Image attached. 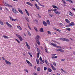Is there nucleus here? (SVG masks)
Returning a JSON list of instances; mask_svg holds the SVG:
<instances>
[{"instance_id":"50","label":"nucleus","mask_w":75,"mask_h":75,"mask_svg":"<svg viewBox=\"0 0 75 75\" xmlns=\"http://www.w3.org/2000/svg\"><path fill=\"white\" fill-rule=\"evenodd\" d=\"M62 1L64 4H66V2H65V1L64 0H62Z\"/></svg>"},{"instance_id":"63","label":"nucleus","mask_w":75,"mask_h":75,"mask_svg":"<svg viewBox=\"0 0 75 75\" xmlns=\"http://www.w3.org/2000/svg\"><path fill=\"white\" fill-rule=\"evenodd\" d=\"M33 75H37V73H33Z\"/></svg>"},{"instance_id":"20","label":"nucleus","mask_w":75,"mask_h":75,"mask_svg":"<svg viewBox=\"0 0 75 75\" xmlns=\"http://www.w3.org/2000/svg\"><path fill=\"white\" fill-rule=\"evenodd\" d=\"M48 69L49 72H51L52 71V70L51 69L49 68H48Z\"/></svg>"},{"instance_id":"19","label":"nucleus","mask_w":75,"mask_h":75,"mask_svg":"<svg viewBox=\"0 0 75 75\" xmlns=\"http://www.w3.org/2000/svg\"><path fill=\"white\" fill-rule=\"evenodd\" d=\"M55 13L57 14H60V13L58 11H57L56 12H54Z\"/></svg>"},{"instance_id":"3","label":"nucleus","mask_w":75,"mask_h":75,"mask_svg":"<svg viewBox=\"0 0 75 75\" xmlns=\"http://www.w3.org/2000/svg\"><path fill=\"white\" fill-rule=\"evenodd\" d=\"M12 11L13 13H14L15 14H17L18 13L17 11H16V10L14 8H13L12 9Z\"/></svg>"},{"instance_id":"53","label":"nucleus","mask_w":75,"mask_h":75,"mask_svg":"<svg viewBox=\"0 0 75 75\" xmlns=\"http://www.w3.org/2000/svg\"><path fill=\"white\" fill-rule=\"evenodd\" d=\"M26 61L28 63V64H29L30 62H29V61L27 60H26Z\"/></svg>"},{"instance_id":"13","label":"nucleus","mask_w":75,"mask_h":75,"mask_svg":"<svg viewBox=\"0 0 75 75\" xmlns=\"http://www.w3.org/2000/svg\"><path fill=\"white\" fill-rule=\"evenodd\" d=\"M46 22L48 25H50V21H49V20H47L46 21Z\"/></svg>"},{"instance_id":"37","label":"nucleus","mask_w":75,"mask_h":75,"mask_svg":"<svg viewBox=\"0 0 75 75\" xmlns=\"http://www.w3.org/2000/svg\"><path fill=\"white\" fill-rule=\"evenodd\" d=\"M52 45H53V46L54 47H56V46H57V45L55 44L54 43H53Z\"/></svg>"},{"instance_id":"28","label":"nucleus","mask_w":75,"mask_h":75,"mask_svg":"<svg viewBox=\"0 0 75 75\" xmlns=\"http://www.w3.org/2000/svg\"><path fill=\"white\" fill-rule=\"evenodd\" d=\"M37 58H39V57H40V54H39V53H38L37 54Z\"/></svg>"},{"instance_id":"6","label":"nucleus","mask_w":75,"mask_h":75,"mask_svg":"<svg viewBox=\"0 0 75 75\" xmlns=\"http://www.w3.org/2000/svg\"><path fill=\"white\" fill-rule=\"evenodd\" d=\"M74 25L75 24H74V22H72L70 23L69 24V26H72L73 25Z\"/></svg>"},{"instance_id":"48","label":"nucleus","mask_w":75,"mask_h":75,"mask_svg":"<svg viewBox=\"0 0 75 75\" xmlns=\"http://www.w3.org/2000/svg\"><path fill=\"white\" fill-rule=\"evenodd\" d=\"M47 67H44V70L45 71H46V70H47Z\"/></svg>"},{"instance_id":"35","label":"nucleus","mask_w":75,"mask_h":75,"mask_svg":"<svg viewBox=\"0 0 75 75\" xmlns=\"http://www.w3.org/2000/svg\"><path fill=\"white\" fill-rule=\"evenodd\" d=\"M7 6H8V7H13V6L10 5L8 4V5Z\"/></svg>"},{"instance_id":"64","label":"nucleus","mask_w":75,"mask_h":75,"mask_svg":"<svg viewBox=\"0 0 75 75\" xmlns=\"http://www.w3.org/2000/svg\"><path fill=\"white\" fill-rule=\"evenodd\" d=\"M5 6H7L8 5V4L7 3H5L4 4Z\"/></svg>"},{"instance_id":"34","label":"nucleus","mask_w":75,"mask_h":75,"mask_svg":"<svg viewBox=\"0 0 75 75\" xmlns=\"http://www.w3.org/2000/svg\"><path fill=\"white\" fill-rule=\"evenodd\" d=\"M47 33L48 34H50V35H51V33L49 31H47Z\"/></svg>"},{"instance_id":"38","label":"nucleus","mask_w":75,"mask_h":75,"mask_svg":"<svg viewBox=\"0 0 75 75\" xmlns=\"http://www.w3.org/2000/svg\"><path fill=\"white\" fill-rule=\"evenodd\" d=\"M44 60H42L40 62V63L41 64H44Z\"/></svg>"},{"instance_id":"26","label":"nucleus","mask_w":75,"mask_h":75,"mask_svg":"<svg viewBox=\"0 0 75 75\" xmlns=\"http://www.w3.org/2000/svg\"><path fill=\"white\" fill-rule=\"evenodd\" d=\"M28 33L29 35H30V36H31V33H30V31H28Z\"/></svg>"},{"instance_id":"62","label":"nucleus","mask_w":75,"mask_h":75,"mask_svg":"<svg viewBox=\"0 0 75 75\" xmlns=\"http://www.w3.org/2000/svg\"><path fill=\"white\" fill-rule=\"evenodd\" d=\"M61 61H65V59H61Z\"/></svg>"},{"instance_id":"10","label":"nucleus","mask_w":75,"mask_h":75,"mask_svg":"<svg viewBox=\"0 0 75 75\" xmlns=\"http://www.w3.org/2000/svg\"><path fill=\"white\" fill-rule=\"evenodd\" d=\"M25 11L28 16H30V14H29V13H28V12L27 11V9H25Z\"/></svg>"},{"instance_id":"29","label":"nucleus","mask_w":75,"mask_h":75,"mask_svg":"<svg viewBox=\"0 0 75 75\" xmlns=\"http://www.w3.org/2000/svg\"><path fill=\"white\" fill-rule=\"evenodd\" d=\"M45 62L46 63V64L47 65H48V61H47V60H46V59H45Z\"/></svg>"},{"instance_id":"44","label":"nucleus","mask_w":75,"mask_h":75,"mask_svg":"<svg viewBox=\"0 0 75 75\" xmlns=\"http://www.w3.org/2000/svg\"><path fill=\"white\" fill-rule=\"evenodd\" d=\"M64 38H60V40H62V41H64Z\"/></svg>"},{"instance_id":"14","label":"nucleus","mask_w":75,"mask_h":75,"mask_svg":"<svg viewBox=\"0 0 75 75\" xmlns=\"http://www.w3.org/2000/svg\"><path fill=\"white\" fill-rule=\"evenodd\" d=\"M40 32H44V30L43 29V28H41L40 30Z\"/></svg>"},{"instance_id":"57","label":"nucleus","mask_w":75,"mask_h":75,"mask_svg":"<svg viewBox=\"0 0 75 75\" xmlns=\"http://www.w3.org/2000/svg\"><path fill=\"white\" fill-rule=\"evenodd\" d=\"M39 59L40 61H41L42 60V58H41V57H40Z\"/></svg>"},{"instance_id":"46","label":"nucleus","mask_w":75,"mask_h":75,"mask_svg":"<svg viewBox=\"0 0 75 75\" xmlns=\"http://www.w3.org/2000/svg\"><path fill=\"white\" fill-rule=\"evenodd\" d=\"M49 16L51 17H52V16H53V15H51V14H49Z\"/></svg>"},{"instance_id":"22","label":"nucleus","mask_w":75,"mask_h":75,"mask_svg":"<svg viewBox=\"0 0 75 75\" xmlns=\"http://www.w3.org/2000/svg\"><path fill=\"white\" fill-rule=\"evenodd\" d=\"M59 51H60V52H64V50L61 49H60Z\"/></svg>"},{"instance_id":"24","label":"nucleus","mask_w":75,"mask_h":75,"mask_svg":"<svg viewBox=\"0 0 75 75\" xmlns=\"http://www.w3.org/2000/svg\"><path fill=\"white\" fill-rule=\"evenodd\" d=\"M58 58V57L57 56H53L52 57V58L53 59H54V58Z\"/></svg>"},{"instance_id":"39","label":"nucleus","mask_w":75,"mask_h":75,"mask_svg":"<svg viewBox=\"0 0 75 75\" xmlns=\"http://www.w3.org/2000/svg\"><path fill=\"white\" fill-rule=\"evenodd\" d=\"M37 51L38 52H40V49L38 48H36Z\"/></svg>"},{"instance_id":"18","label":"nucleus","mask_w":75,"mask_h":75,"mask_svg":"<svg viewBox=\"0 0 75 75\" xmlns=\"http://www.w3.org/2000/svg\"><path fill=\"white\" fill-rule=\"evenodd\" d=\"M69 15H70V16H74V15H73V14H72V13H71V12L70 11L69 12Z\"/></svg>"},{"instance_id":"21","label":"nucleus","mask_w":75,"mask_h":75,"mask_svg":"<svg viewBox=\"0 0 75 75\" xmlns=\"http://www.w3.org/2000/svg\"><path fill=\"white\" fill-rule=\"evenodd\" d=\"M34 28L35 29V31L36 32H38V30H37V28L35 27H34Z\"/></svg>"},{"instance_id":"17","label":"nucleus","mask_w":75,"mask_h":75,"mask_svg":"<svg viewBox=\"0 0 75 75\" xmlns=\"http://www.w3.org/2000/svg\"><path fill=\"white\" fill-rule=\"evenodd\" d=\"M35 7H36L37 8L38 10H40V8L38 7V6H37V5L36 4H35Z\"/></svg>"},{"instance_id":"16","label":"nucleus","mask_w":75,"mask_h":75,"mask_svg":"<svg viewBox=\"0 0 75 75\" xmlns=\"http://www.w3.org/2000/svg\"><path fill=\"white\" fill-rule=\"evenodd\" d=\"M36 62L37 64L38 65L40 64V63H39V60H38V59H36Z\"/></svg>"},{"instance_id":"12","label":"nucleus","mask_w":75,"mask_h":75,"mask_svg":"<svg viewBox=\"0 0 75 75\" xmlns=\"http://www.w3.org/2000/svg\"><path fill=\"white\" fill-rule=\"evenodd\" d=\"M65 21L67 23H70V21H69L68 19H66L65 20Z\"/></svg>"},{"instance_id":"43","label":"nucleus","mask_w":75,"mask_h":75,"mask_svg":"<svg viewBox=\"0 0 75 75\" xmlns=\"http://www.w3.org/2000/svg\"><path fill=\"white\" fill-rule=\"evenodd\" d=\"M25 44H26L27 47L29 45L28 44V43H27V42H25Z\"/></svg>"},{"instance_id":"55","label":"nucleus","mask_w":75,"mask_h":75,"mask_svg":"<svg viewBox=\"0 0 75 75\" xmlns=\"http://www.w3.org/2000/svg\"><path fill=\"white\" fill-rule=\"evenodd\" d=\"M29 65H30V66H31L32 64L30 62H29V64H28Z\"/></svg>"},{"instance_id":"36","label":"nucleus","mask_w":75,"mask_h":75,"mask_svg":"<svg viewBox=\"0 0 75 75\" xmlns=\"http://www.w3.org/2000/svg\"><path fill=\"white\" fill-rule=\"evenodd\" d=\"M40 67H38L37 68V71H40Z\"/></svg>"},{"instance_id":"58","label":"nucleus","mask_w":75,"mask_h":75,"mask_svg":"<svg viewBox=\"0 0 75 75\" xmlns=\"http://www.w3.org/2000/svg\"><path fill=\"white\" fill-rule=\"evenodd\" d=\"M28 27L29 28V29L30 30H31V28H30V26H29V25H28Z\"/></svg>"},{"instance_id":"45","label":"nucleus","mask_w":75,"mask_h":75,"mask_svg":"<svg viewBox=\"0 0 75 75\" xmlns=\"http://www.w3.org/2000/svg\"><path fill=\"white\" fill-rule=\"evenodd\" d=\"M27 48H28V49H29V50H30V45H28V46H27Z\"/></svg>"},{"instance_id":"30","label":"nucleus","mask_w":75,"mask_h":75,"mask_svg":"<svg viewBox=\"0 0 75 75\" xmlns=\"http://www.w3.org/2000/svg\"><path fill=\"white\" fill-rule=\"evenodd\" d=\"M66 30H68L69 31H71V28H66Z\"/></svg>"},{"instance_id":"42","label":"nucleus","mask_w":75,"mask_h":75,"mask_svg":"<svg viewBox=\"0 0 75 75\" xmlns=\"http://www.w3.org/2000/svg\"><path fill=\"white\" fill-rule=\"evenodd\" d=\"M50 65L51 66V67L52 68V67H54V66L52 64H50Z\"/></svg>"},{"instance_id":"25","label":"nucleus","mask_w":75,"mask_h":75,"mask_svg":"<svg viewBox=\"0 0 75 75\" xmlns=\"http://www.w3.org/2000/svg\"><path fill=\"white\" fill-rule=\"evenodd\" d=\"M26 20L28 21V22H29V19L28 18H27L26 17L25 18Z\"/></svg>"},{"instance_id":"27","label":"nucleus","mask_w":75,"mask_h":75,"mask_svg":"<svg viewBox=\"0 0 75 75\" xmlns=\"http://www.w3.org/2000/svg\"><path fill=\"white\" fill-rule=\"evenodd\" d=\"M53 64L54 65L55 67L57 66V64H56V63H55V62H53Z\"/></svg>"},{"instance_id":"2","label":"nucleus","mask_w":75,"mask_h":75,"mask_svg":"<svg viewBox=\"0 0 75 75\" xmlns=\"http://www.w3.org/2000/svg\"><path fill=\"white\" fill-rule=\"evenodd\" d=\"M16 37H17L18 38L19 40H20V41H23V38H22L21 36L18 34H16Z\"/></svg>"},{"instance_id":"31","label":"nucleus","mask_w":75,"mask_h":75,"mask_svg":"<svg viewBox=\"0 0 75 75\" xmlns=\"http://www.w3.org/2000/svg\"><path fill=\"white\" fill-rule=\"evenodd\" d=\"M52 6L54 8H57V7L55 5H52Z\"/></svg>"},{"instance_id":"1","label":"nucleus","mask_w":75,"mask_h":75,"mask_svg":"<svg viewBox=\"0 0 75 75\" xmlns=\"http://www.w3.org/2000/svg\"><path fill=\"white\" fill-rule=\"evenodd\" d=\"M40 36L38 35H37L36 36V38H35V39L36 40V42L38 44V45H40V41H39V38H40Z\"/></svg>"},{"instance_id":"59","label":"nucleus","mask_w":75,"mask_h":75,"mask_svg":"<svg viewBox=\"0 0 75 75\" xmlns=\"http://www.w3.org/2000/svg\"><path fill=\"white\" fill-rule=\"evenodd\" d=\"M52 11V9L49 10H48V12H51V11Z\"/></svg>"},{"instance_id":"11","label":"nucleus","mask_w":75,"mask_h":75,"mask_svg":"<svg viewBox=\"0 0 75 75\" xmlns=\"http://www.w3.org/2000/svg\"><path fill=\"white\" fill-rule=\"evenodd\" d=\"M17 28H18L19 29V30H21L22 31V30H23V29H22V28H21V27H20V26H17Z\"/></svg>"},{"instance_id":"7","label":"nucleus","mask_w":75,"mask_h":75,"mask_svg":"<svg viewBox=\"0 0 75 75\" xmlns=\"http://www.w3.org/2000/svg\"><path fill=\"white\" fill-rule=\"evenodd\" d=\"M43 24L45 26H47V23L44 21H43Z\"/></svg>"},{"instance_id":"23","label":"nucleus","mask_w":75,"mask_h":75,"mask_svg":"<svg viewBox=\"0 0 75 75\" xmlns=\"http://www.w3.org/2000/svg\"><path fill=\"white\" fill-rule=\"evenodd\" d=\"M54 30H56V31H59V32H61V30H59L58 29H57L56 28H54Z\"/></svg>"},{"instance_id":"9","label":"nucleus","mask_w":75,"mask_h":75,"mask_svg":"<svg viewBox=\"0 0 75 75\" xmlns=\"http://www.w3.org/2000/svg\"><path fill=\"white\" fill-rule=\"evenodd\" d=\"M26 4H28V5H29V6H33V5L31 3H30V2H27Z\"/></svg>"},{"instance_id":"32","label":"nucleus","mask_w":75,"mask_h":75,"mask_svg":"<svg viewBox=\"0 0 75 75\" xmlns=\"http://www.w3.org/2000/svg\"><path fill=\"white\" fill-rule=\"evenodd\" d=\"M0 24H1V25H4V23H3V22L0 21Z\"/></svg>"},{"instance_id":"61","label":"nucleus","mask_w":75,"mask_h":75,"mask_svg":"<svg viewBox=\"0 0 75 75\" xmlns=\"http://www.w3.org/2000/svg\"><path fill=\"white\" fill-rule=\"evenodd\" d=\"M55 50H57V51H59V50H60V49H56Z\"/></svg>"},{"instance_id":"54","label":"nucleus","mask_w":75,"mask_h":75,"mask_svg":"<svg viewBox=\"0 0 75 75\" xmlns=\"http://www.w3.org/2000/svg\"><path fill=\"white\" fill-rule=\"evenodd\" d=\"M61 70L62 71H63V72H65V71L62 69H61Z\"/></svg>"},{"instance_id":"8","label":"nucleus","mask_w":75,"mask_h":75,"mask_svg":"<svg viewBox=\"0 0 75 75\" xmlns=\"http://www.w3.org/2000/svg\"><path fill=\"white\" fill-rule=\"evenodd\" d=\"M18 11L21 13V14H23V11H22V10L20 8H18Z\"/></svg>"},{"instance_id":"15","label":"nucleus","mask_w":75,"mask_h":75,"mask_svg":"<svg viewBox=\"0 0 75 75\" xmlns=\"http://www.w3.org/2000/svg\"><path fill=\"white\" fill-rule=\"evenodd\" d=\"M64 41H67V42H69V39L64 38Z\"/></svg>"},{"instance_id":"40","label":"nucleus","mask_w":75,"mask_h":75,"mask_svg":"<svg viewBox=\"0 0 75 75\" xmlns=\"http://www.w3.org/2000/svg\"><path fill=\"white\" fill-rule=\"evenodd\" d=\"M52 68L53 70H54V71H55V70H56V69L54 68V67H52Z\"/></svg>"},{"instance_id":"56","label":"nucleus","mask_w":75,"mask_h":75,"mask_svg":"<svg viewBox=\"0 0 75 75\" xmlns=\"http://www.w3.org/2000/svg\"><path fill=\"white\" fill-rule=\"evenodd\" d=\"M9 18H10V19L12 21V19H13V18L11 17L10 16H9Z\"/></svg>"},{"instance_id":"41","label":"nucleus","mask_w":75,"mask_h":75,"mask_svg":"<svg viewBox=\"0 0 75 75\" xmlns=\"http://www.w3.org/2000/svg\"><path fill=\"white\" fill-rule=\"evenodd\" d=\"M28 54H29V55H30V56L31 57H33V56H32V55H31V53H30V52H28Z\"/></svg>"},{"instance_id":"4","label":"nucleus","mask_w":75,"mask_h":75,"mask_svg":"<svg viewBox=\"0 0 75 75\" xmlns=\"http://www.w3.org/2000/svg\"><path fill=\"white\" fill-rule=\"evenodd\" d=\"M6 24L7 25H8V27H10V28H12V26L9 24L7 22H6Z\"/></svg>"},{"instance_id":"33","label":"nucleus","mask_w":75,"mask_h":75,"mask_svg":"<svg viewBox=\"0 0 75 75\" xmlns=\"http://www.w3.org/2000/svg\"><path fill=\"white\" fill-rule=\"evenodd\" d=\"M4 38H7V39L8 38V37L5 35L4 36Z\"/></svg>"},{"instance_id":"47","label":"nucleus","mask_w":75,"mask_h":75,"mask_svg":"<svg viewBox=\"0 0 75 75\" xmlns=\"http://www.w3.org/2000/svg\"><path fill=\"white\" fill-rule=\"evenodd\" d=\"M24 71H25L26 72H27V73H28V71L27 69H24Z\"/></svg>"},{"instance_id":"5","label":"nucleus","mask_w":75,"mask_h":75,"mask_svg":"<svg viewBox=\"0 0 75 75\" xmlns=\"http://www.w3.org/2000/svg\"><path fill=\"white\" fill-rule=\"evenodd\" d=\"M5 61L6 64H8V65H11V63L9 62L8 61H7L6 60H5Z\"/></svg>"},{"instance_id":"49","label":"nucleus","mask_w":75,"mask_h":75,"mask_svg":"<svg viewBox=\"0 0 75 75\" xmlns=\"http://www.w3.org/2000/svg\"><path fill=\"white\" fill-rule=\"evenodd\" d=\"M17 20V19H12V20L11 21H16Z\"/></svg>"},{"instance_id":"52","label":"nucleus","mask_w":75,"mask_h":75,"mask_svg":"<svg viewBox=\"0 0 75 75\" xmlns=\"http://www.w3.org/2000/svg\"><path fill=\"white\" fill-rule=\"evenodd\" d=\"M52 56H55L56 55V54H51Z\"/></svg>"},{"instance_id":"51","label":"nucleus","mask_w":75,"mask_h":75,"mask_svg":"<svg viewBox=\"0 0 75 75\" xmlns=\"http://www.w3.org/2000/svg\"><path fill=\"white\" fill-rule=\"evenodd\" d=\"M59 25H61V26H63V24H62V23H59Z\"/></svg>"},{"instance_id":"60","label":"nucleus","mask_w":75,"mask_h":75,"mask_svg":"<svg viewBox=\"0 0 75 75\" xmlns=\"http://www.w3.org/2000/svg\"><path fill=\"white\" fill-rule=\"evenodd\" d=\"M5 10H7V11H8L9 10L8 9H7V8H5Z\"/></svg>"}]
</instances>
